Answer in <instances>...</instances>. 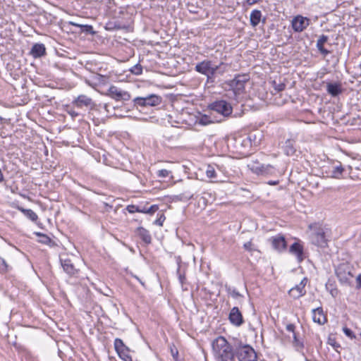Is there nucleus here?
<instances>
[{
	"label": "nucleus",
	"instance_id": "f257e3e1",
	"mask_svg": "<svg viewBox=\"0 0 361 361\" xmlns=\"http://www.w3.org/2000/svg\"><path fill=\"white\" fill-rule=\"evenodd\" d=\"M223 66H225L223 62L216 65L212 61L205 59L195 65V71L205 75L207 83H213L215 82V78L217 75H223L226 72V69Z\"/></svg>",
	"mask_w": 361,
	"mask_h": 361
},
{
	"label": "nucleus",
	"instance_id": "f03ea898",
	"mask_svg": "<svg viewBox=\"0 0 361 361\" xmlns=\"http://www.w3.org/2000/svg\"><path fill=\"white\" fill-rule=\"evenodd\" d=\"M309 228L312 231L310 234L312 243L320 247H326L328 245L327 228L322 227L317 223L310 224Z\"/></svg>",
	"mask_w": 361,
	"mask_h": 361
},
{
	"label": "nucleus",
	"instance_id": "7ed1b4c3",
	"mask_svg": "<svg viewBox=\"0 0 361 361\" xmlns=\"http://www.w3.org/2000/svg\"><path fill=\"white\" fill-rule=\"evenodd\" d=\"M212 353L216 361L233 350L232 345L221 336L216 337L212 342Z\"/></svg>",
	"mask_w": 361,
	"mask_h": 361
},
{
	"label": "nucleus",
	"instance_id": "20e7f679",
	"mask_svg": "<svg viewBox=\"0 0 361 361\" xmlns=\"http://www.w3.org/2000/svg\"><path fill=\"white\" fill-rule=\"evenodd\" d=\"M247 166L254 173L258 176H274L279 173L276 166L269 164H261L257 160L252 161Z\"/></svg>",
	"mask_w": 361,
	"mask_h": 361
},
{
	"label": "nucleus",
	"instance_id": "39448f33",
	"mask_svg": "<svg viewBox=\"0 0 361 361\" xmlns=\"http://www.w3.org/2000/svg\"><path fill=\"white\" fill-rule=\"evenodd\" d=\"M250 80L248 74L237 75L233 79L227 82V84L232 90V94L235 97H238L245 90V85Z\"/></svg>",
	"mask_w": 361,
	"mask_h": 361
},
{
	"label": "nucleus",
	"instance_id": "423d86ee",
	"mask_svg": "<svg viewBox=\"0 0 361 361\" xmlns=\"http://www.w3.org/2000/svg\"><path fill=\"white\" fill-rule=\"evenodd\" d=\"M235 354L239 361H257L256 352L249 345H239L235 349Z\"/></svg>",
	"mask_w": 361,
	"mask_h": 361
},
{
	"label": "nucleus",
	"instance_id": "0eeeda50",
	"mask_svg": "<svg viewBox=\"0 0 361 361\" xmlns=\"http://www.w3.org/2000/svg\"><path fill=\"white\" fill-rule=\"evenodd\" d=\"M162 102V98L157 94H149L147 97H137L133 99L134 106H156Z\"/></svg>",
	"mask_w": 361,
	"mask_h": 361
},
{
	"label": "nucleus",
	"instance_id": "6e6552de",
	"mask_svg": "<svg viewBox=\"0 0 361 361\" xmlns=\"http://www.w3.org/2000/svg\"><path fill=\"white\" fill-rule=\"evenodd\" d=\"M209 108L210 110L221 114L225 117L229 116L233 111V108L230 103L225 100L215 101L209 105Z\"/></svg>",
	"mask_w": 361,
	"mask_h": 361
},
{
	"label": "nucleus",
	"instance_id": "1a4fd4ad",
	"mask_svg": "<svg viewBox=\"0 0 361 361\" xmlns=\"http://www.w3.org/2000/svg\"><path fill=\"white\" fill-rule=\"evenodd\" d=\"M335 272L339 281L342 283H348L353 277L351 267L348 263L338 264L335 269Z\"/></svg>",
	"mask_w": 361,
	"mask_h": 361
},
{
	"label": "nucleus",
	"instance_id": "9d476101",
	"mask_svg": "<svg viewBox=\"0 0 361 361\" xmlns=\"http://www.w3.org/2000/svg\"><path fill=\"white\" fill-rule=\"evenodd\" d=\"M111 98L116 101H128L130 99V94L129 92L122 90L116 86L111 85L106 94Z\"/></svg>",
	"mask_w": 361,
	"mask_h": 361
},
{
	"label": "nucleus",
	"instance_id": "9b49d317",
	"mask_svg": "<svg viewBox=\"0 0 361 361\" xmlns=\"http://www.w3.org/2000/svg\"><path fill=\"white\" fill-rule=\"evenodd\" d=\"M73 105L78 108L86 107L91 110L94 109L96 104L92 99L85 94H80L72 102Z\"/></svg>",
	"mask_w": 361,
	"mask_h": 361
},
{
	"label": "nucleus",
	"instance_id": "f8f14e48",
	"mask_svg": "<svg viewBox=\"0 0 361 361\" xmlns=\"http://www.w3.org/2000/svg\"><path fill=\"white\" fill-rule=\"evenodd\" d=\"M269 242H270L273 248L279 252L284 251L287 247L286 238L282 234L271 237L269 239Z\"/></svg>",
	"mask_w": 361,
	"mask_h": 361
},
{
	"label": "nucleus",
	"instance_id": "ddd939ff",
	"mask_svg": "<svg viewBox=\"0 0 361 361\" xmlns=\"http://www.w3.org/2000/svg\"><path fill=\"white\" fill-rule=\"evenodd\" d=\"M289 252L296 257L297 261L299 263L306 258L303 245L299 242H295L290 246Z\"/></svg>",
	"mask_w": 361,
	"mask_h": 361
},
{
	"label": "nucleus",
	"instance_id": "4468645a",
	"mask_svg": "<svg viewBox=\"0 0 361 361\" xmlns=\"http://www.w3.org/2000/svg\"><path fill=\"white\" fill-rule=\"evenodd\" d=\"M307 283V278H304L299 284L290 289L288 294L294 299H298L306 293L305 286Z\"/></svg>",
	"mask_w": 361,
	"mask_h": 361
},
{
	"label": "nucleus",
	"instance_id": "2eb2a0df",
	"mask_svg": "<svg viewBox=\"0 0 361 361\" xmlns=\"http://www.w3.org/2000/svg\"><path fill=\"white\" fill-rule=\"evenodd\" d=\"M310 20L307 18L298 16L292 20V27L294 31L300 32L309 25Z\"/></svg>",
	"mask_w": 361,
	"mask_h": 361
},
{
	"label": "nucleus",
	"instance_id": "dca6fc26",
	"mask_svg": "<svg viewBox=\"0 0 361 361\" xmlns=\"http://www.w3.org/2000/svg\"><path fill=\"white\" fill-rule=\"evenodd\" d=\"M228 319L235 326H240L244 323L243 315L237 307H234L231 310Z\"/></svg>",
	"mask_w": 361,
	"mask_h": 361
},
{
	"label": "nucleus",
	"instance_id": "f3484780",
	"mask_svg": "<svg viewBox=\"0 0 361 361\" xmlns=\"http://www.w3.org/2000/svg\"><path fill=\"white\" fill-rule=\"evenodd\" d=\"M312 320L314 322L320 325L324 324L327 322L322 307H317L312 310Z\"/></svg>",
	"mask_w": 361,
	"mask_h": 361
},
{
	"label": "nucleus",
	"instance_id": "a211bd4d",
	"mask_svg": "<svg viewBox=\"0 0 361 361\" xmlns=\"http://www.w3.org/2000/svg\"><path fill=\"white\" fill-rule=\"evenodd\" d=\"M60 260L64 271L69 276H74L78 273V269L70 259H61Z\"/></svg>",
	"mask_w": 361,
	"mask_h": 361
},
{
	"label": "nucleus",
	"instance_id": "6ab92c4d",
	"mask_svg": "<svg viewBox=\"0 0 361 361\" xmlns=\"http://www.w3.org/2000/svg\"><path fill=\"white\" fill-rule=\"evenodd\" d=\"M326 91L332 97H337L342 92L343 90L341 85L338 82H328Z\"/></svg>",
	"mask_w": 361,
	"mask_h": 361
},
{
	"label": "nucleus",
	"instance_id": "aec40b11",
	"mask_svg": "<svg viewBox=\"0 0 361 361\" xmlns=\"http://www.w3.org/2000/svg\"><path fill=\"white\" fill-rule=\"evenodd\" d=\"M30 54L34 58H40L46 54V48L43 44H35L31 50Z\"/></svg>",
	"mask_w": 361,
	"mask_h": 361
},
{
	"label": "nucleus",
	"instance_id": "412c9836",
	"mask_svg": "<svg viewBox=\"0 0 361 361\" xmlns=\"http://www.w3.org/2000/svg\"><path fill=\"white\" fill-rule=\"evenodd\" d=\"M295 142L293 140L288 139L283 147L284 153L287 156H293L296 152L295 146Z\"/></svg>",
	"mask_w": 361,
	"mask_h": 361
},
{
	"label": "nucleus",
	"instance_id": "4be33fe9",
	"mask_svg": "<svg viewBox=\"0 0 361 361\" xmlns=\"http://www.w3.org/2000/svg\"><path fill=\"white\" fill-rule=\"evenodd\" d=\"M137 234L142 240V241L145 242L146 244L151 243L152 237H151L149 232L147 229H145L142 227H138L137 228Z\"/></svg>",
	"mask_w": 361,
	"mask_h": 361
},
{
	"label": "nucleus",
	"instance_id": "5701e85b",
	"mask_svg": "<svg viewBox=\"0 0 361 361\" xmlns=\"http://www.w3.org/2000/svg\"><path fill=\"white\" fill-rule=\"evenodd\" d=\"M345 171V169L343 168L340 162H338V164L332 166L331 171V176L336 178H339L343 176V173Z\"/></svg>",
	"mask_w": 361,
	"mask_h": 361
},
{
	"label": "nucleus",
	"instance_id": "b1692460",
	"mask_svg": "<svg viewBox=\"0 0 361 361\" xmlns=\"http://www.w3.org/2000/svg\"><path fill=\"white\" fill-rule=\"evenodd\" d=\"M262 18V12L259 10H253L250 16V25L256 27L259 25Z\"/></svg>",
	"mask_w": 361,
	"mask_h": 361
},
{
	"label": "nucleus",
	"instance_id": "393cba45",
	"mask_svg": "<svg viewBox=\"0 0 361 361\" xmlns=\"http://www.w3.org/2000/svg\"><path fill=\"white\" fill-rule=\"evenodd\" d=\"M293 345L298 352L303 353L304 343L298 338L296 333H294L293 335Z\"/></svg>",
	"mask_w": 361,
	"mask_h": 361
},
{
	"label": "nucleus",
	"instance_id": "a878e982",
	"mask_svg": "<svg viewBox=\"0 0 361 361\" xmlns=\"http://www.w3.org/2000/svg\"><path fill=\"white\" fill-rule=\"evenodd\" d=\"M20 210L24 214V215L30 219L32 221H36L38 219L37 214L30 209L21 208Z\"/></svg>",
	"mask_w": 361,
	"mask_h": 361
},
{
	"label": "nucleus",
	"instance_id": "bb28decb",
	"mask_svg": "<svg viewBox=\"0 0 361 361\" xmlns=\"http://www.w3.org/2000/svg\"><path fill=\"white\" fill-rule=\"evenodd\" d=\"M114 348L116 353L121 350H130L129 348L124 344L123 341L120 338L114 340Z\"/></svg>",
	"mask_w": 361,
	"mask_h": 361
},
{
	"label": "nucleus",
	"instance_id": "cd10ccee",
	"mask_svg": "<svg viewBox=\"0 0 361 361\" xmlns=\"http://www.w3.org/2000/svg\"><path fill=\"white\" fill-rule=\"evenodd\" d=\"M35 235L39 237L38 241L44 245H49L51 243V239L47 235L39 232H36Z\"/></svg>",
	"mask_w": 361,
	"mask_h": 361
},
{
	"label": "nucleus",
	"instance_id": "c85d7f7f",
	"mask_svg": "<svg viewBox=\"0 0 361 361\" xmlns=\"http://www.w3.org/2000/svg\"><path fill=\"white\" fill-rule=\"evenodd\" d=\"M72 25L75 26H78L81 27V30L82 32L90 33V34H94V31L93 30V27L92 25H78L76 23H71Z\"/></svg>",
	"mask_w": 361,
	"mask_h": 361
},
{
	"label": "nucleus",
	"instance_id": "c756f323",
	"mask_svg": "<svg viewBox=\"0 0 361 361\" xmlns=\"http://www.w3.org/2000/svg\"><path fill=\"white\" fill-rule=\"evenodd\" d=\"M129 350H121L118 352V355L121 359L124 361H133L131 356L128 354Z\"/></svg>",
	"mask_w": 361,
	"mask_h": 361
},
{
	"label": "nucleus",
	"instance_id": "7c9ffc66",
	"mask_svg": "<svg viewBox=\"0 0 361 361\" xmlns=\"http://www.w3.org/2000/svg\"><path fill=\"white\" fill-rule=\"evenodd\" d=\"M226 290L227 293L231 295L233 298H238L239 297H241V294L234 288H232L231 286L227 287L226 286Z\"/></svg>",
	"mask_w": 361,
	"mask_h": 361
},
{
	"label": "nucleus",
	"instance_id": "2f4dec72",
	"mask_svg": "<svg viewBox=\"0 0 361 361\" xmlns=\"http://www.w3.org/2000/svg\"><path fill=\"white\" fill-rule=\"evenodd\" d=\"M217 361H235L233 349Z\"/></svg>",
	"mask_w": 361,
	"mask_h": 361
},
{
	"label": "nucleus",
	"instance_id": "473e14b6",
	"mask_svg": "<svg viewBox=\"0 0 361 361\" xmlns=\"http://www.w3.org/2000/svg\"><path fill=\"white\" fill-rule=\"evenodd\" d=\"M130 72L136 75H140L142 73V66L137 63L130 68Z\"/></svg>",
	"mask_w": 361,
	"mask_h": 361
},
{
	"label": "nucleus",
	"instance_id": "72a5a7b5",
	"mask_svg": "<svg viewBox=\"0 0 361 361\" xmlns=\"http://www.w3.org/2000/svg\"><path fill=\"white\" fill-rule=\"evenodd\" d=\"M206 175L209 178H216V173L214 168L210 165L208 166L206 170Z\"/></svg>",
	"mask_w": 361,
	"mask_h": 361
},
{
	"label": "nucleus",
	"instance_id": "f704fd0d",
	"mask_svg": "<svg viewBox=\"0 0 361 361\" xmlns=\"http://www.w3.org/2000/svg\"><path fill=\"white\" fill-rule=\"evenodd\" d=\"M177 274H178V276L179 282L181 284L182 287H183L184 284L185 283V281H186V277H185V272L182 273L180 271V268L178 267V269H177Z\"/></svg>",
	"mask_w": 361,
	"mask_h": 361
},
{
	"label": "nucleus",
	"instance_id": "c9c22d12",
	"mask_svg": "<svg viewBox=\"0 0 361 361\" xmlns=\"http://www.w3.org/2000/svg\"><path fill=\"white\" fill-rule=\"evenodd\" d=\"M8 271V265L4 259L0 257V273H6Z\"/></svg>",
	"mask_w": 361,
	"mask_h": 361
},
{
	"label": "nucleus",
	"instance_id": "e433bc0d",
	"mask_svg": "<svg viewBox=\"0 0 361 361\" xmlns=\"http://www.w3.org/2000/svg\"><path fill=\"white\" fill-rule=\"evenodd\" d=\"M316 47L319 51V52L324 56L330 54V51L324 48V44L317 42Z\"/></svg>",
	"mask_w": 361,
	"mask_h": 361
},
{
	"label": "nucleus",
	"instance_id": "4c0bfd02",
	"mask_svg": "<svg viewBox=\"0 0 361 361\" xmlns=\"http://www.w3.org/2000/svg\"><path fill=\"white\" fill-rule=\"evenodd\" d=\"M273 87L276 92H280L284 90L286 88V85L283 82L277 83L276 81H274Z\"/></svg>",
	"mask_w": 361,
	"mask_h": 361
},
{
	"label": "nucleus",
	"instance_id": "58836bf2",
	"mask_svg": "<svg viewBox=\"0 0 361 361\" xmlns=\"http://www.w3.org/2000/svg\"><path fill=\"white\" fill-rule=\"evenodd\" d=\"M139 207L140 206H137V205H134V204H130V205H128L126 207V210L130 213V214H133L135 212H138L139 211Z\"/></svg>",
	"mask_w": 361,
	"mask_h": 361
},
{
	"label": "nucleus",
	"instance_id": "ea45409f",
	"mask_svg": "<svg viewBox=\"0 0 361 361\" xmlns=\"http://www.w3.org/2000/svg\"><path fill=\"white\" fill-rule=\"evenodd\" d=\"M343 333L347 336L348 337L350 338H355V334L353 332V331L347 327H344L343 329Z\"/></svg>",
	"mask_w": 361,
	"mask_h": 361
},
{
	"label": "nucleus",
	"instance_id": "a19ab883",
	"mask_svg": "<svg viewBox=\"0 0 361 361\" xmlns=\"http://www.w3.org/2000/svg\"><path fill=\"white\" fill-rule=\"evenodd\" d=\"M169 171H168L166 169H161V170H159L157 172V176L160 178H166L169 176Z\"/></svg>",
	"mask_w": 361,
	"mask_h": 361
},
{
	"label": "nucleus",
	"instance_id": "79ce46f5",
	"mask_svg": "<svg viewBox=\"0 0 361 361\" xmlns=\"http://www.w3.org/2000/svg\"><path fill=\"white\" fill-rule=\"evenodd\" d=\"M243 247L245 248V250H247L249 252H252V251L254 250L253 244H252L251 240L244 243Z\"/></svg>",
	"mask_w": 361,
	"mask_h": 361
},
{
	"label": "nucleus",
	"instance_id": "37998d69",
	"mask_svg": "<svg viewBox=\"0 0 361 361\" xmlns=\"http://www.w3.org/2000/svg\"><path fill=\"white\" fill-rule=\"evenodd\" d=\"M158 209H159L158 205L153 204V205L150 206L149 207H148L147 214H153L154 212H156L158 210Z\"/></svg>",
	"mask_w": 361,
	"mask_h": 361
},
{
	"label": "nucleus",
	"instance_id": "c03bdc74",
	"mask_svg": "<svg viewBox=\"0 0 361 361\" xmlns=\"http://www.w3.org/2000/svg\"><path fill=\"white\" fill-rule=\"evenodd\" d=\"M328 39H329L328 36L322 35L317 39V42L324 44L328 41Z\"/></svg>",
	"mask_w": 361,
	"mask_h": 361
},
{
	"label": "nucleus",
	"instance_id": "a18cd8bd",
	"mask_svg": "<svg viewBox=\"0 0 361 361\" xmlns=\"http://www.w3.org/2000/svg\"><path fill=\"white\" fill-rule=\"evenodd\" d=\"M166 218L164 214H161V216L154 221V224L161 226L163 225L164 221Z\"/></svg>",
	"mask_w": 361,
	"mask_h": 361
},
{
	"label": "nucleus",
	"instance_id": "49530a36",
	"mask_svg": "<svg viewBox=\"0 0 361 361\" xmlns=\"http://www.w3.org/2000/svg\"><path fill=\"white\" fill-rule=\"evenodd\" d=\"M286 329L288 331L292 332L293 334L295 332V326L293 324H288L286 325Z\"/></svg>",
	"mask_w": 361,
	"mask_h": 361
},
{
	"label": "nucleus",
	"instance_id": "de8ad7c7",
	"mask_svg": "<svg viewBox=\"0 0 361 361\" xmlns=\"http://www.w3.org/2000/svg\"><path fill=\"white\" fill-rule=\"evenodd\" d=\"M171 355L173 356V357L176 360L178 358V350L176 348H171Z\"/></svg>",
	"mask_w": 361,
	"mask_h": 361
},
{
	"label": "nucleus",
	"instance_id": "09e8293b",
	"mask_svg": "<svg viewBox=\"0 0 361 361\" xmlns=\"http://www.w3.org/2000/svg\"><path fill=\"white\" fill-rule=\"evenodd\" d=\"M68 113L72 118H75L79 115L78 112L73 109L68 110Z\"/></svg>",
	"mask_w": 361,
	"mask_h": 361
},
{
	"label": "nucleus",
	"instance_id": "8fccbe9b",
	"mask_svg": "<svg viewBox=\"0 0 361 361\" xmlns=\"http://www.w3.org/2000/svg\"><path fill=\"white\" fill-rule=\"evenodd\" d=\"M147 209H148V207H147L146 206H143V207L140 206L138 212L147 214Z\"/></svg>",
	"mask_w": 361,
	"mask_h": 361
},
{
	"label": "nucleus",
	"instance_id": "3c124183",
	"mask_svg": "<svg viewBox=\"0 0 361 361\" xmlns=\"http://www.w3.org/2000/svg\"><path fill=\"white\" fill-rule=\"evenodd\" d=\"M261 0H246V3L247 5L249 6H252L259 1H260Z\"/></svg>",
	"mask_w": 361,
	"mask_h": 361
},
{
	"label": "nucleus",
	"instance_id": "603ef678",
	"mask_svg": "<svg viewBox=\"0 0 361 361\" xmlns=\"http://www.w3.org/2000/svg\"><path fill=\"white\" fill-rule=\"evenodd\" d=\"M356 281L357 283V288H361V274H359L357 276Z\"/></svg>",
	"mask_w": 361,
	"mask_h": 361
},
{
	"label": "nucleus",
	"instance_id": "864d4df0",
	"mask_svg": "<svg viewBox=\"0 0 361 361\" xmlns=\"http://www.w3.org/2000/svg\"><path fill=\"white\" fill-rule=\"evenodd\" d=\"M279 183V180H270L268 184L270 185H276Z\"/></svg>",
	"mask_w": 361,
	"mask_h": 361
},
{
	"label": "nucleus",
	"instance_id": "5fc2aeb1",
	"mask_svg": "<svg viewBox=\"0 0 361 361\" xmlns=\"http://www.w3.org/2000/svg\"><path fill=\"white\" fill-rule=\"evenodd\" d=\"M3 180H4V175H3L1 170L0 169V183L2 182Z\"/></svg>",
	"mask_w": 361,
	"mask_h": 361
},
{
	"label": "nucleus",
	"instance_id": "6e6d98bb",
	"mask_svg": "<svg viewBox=\"0 0 361 361\" xmlns=\"http://www.w3.org/2000/svg\"><path fill=\"white\" fill-rule=\"evenodd\" d=\"M115 28L117 29V30H120L122 28L121 26H120L119 25H115Z\"/></svg>",
	"mask_w": 361,
	"mask_h": 361
},
{
	"label": "nucleus",
	"instance_id": "4d7b16f0",
	"mask_svg": "<svg viewBox=\"0 0 361 361\" xmlns=\"http://www.w3.org/2000/svg\"><path fill=\"white\" fill-rule=\"evenodd\" d=\"M135 278L137 279L142 285L144 284L137 276H135Z\"/></svg>",
	"mask_w": 361,
	"mask_h": 361
},
{
	"label": "nucleus",
	"instance_id": "13d9d810",
	"mask_svg": "<svg viewBox=\"0 0 361 361\" xmlns=\"http://www.w3.org/2000/svg\"><path fill=\"white\" fill-rule=\"evenodd\" d=\"M348 168L349 169V170H352V167L348 166Z\"/></svg>",
	"mask_w": 361,
	"mask_h": 361
},
{
	"label": "nucleus",
	"instance_id": "bf43d9fd",
	"mask_svg": "<svg viewBox=\"0 0 361 361\" xmlns=\"http://www.w3.org/2000/svg\"><path fill=\"white\" fill-rule=\"evenodd\" d=\"M3 120V118L1 116H0V121Z\"/></svg>",
	"mask_w": 361,
	"mask_h": 361
}]
</instances>
